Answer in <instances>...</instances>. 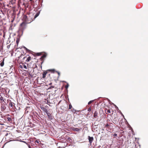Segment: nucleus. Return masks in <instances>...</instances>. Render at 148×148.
I'll return each mask as SVG.
<instances>
[{
  "instance_id": "8",
  "label": "nucleus",
  "mask_w": 148,
  "mask_h": 148,
  "mask_svg": "<svg viewBox=\"0 0 148 148\" xmlns=\"http://www.w3.org/2000/svg\"><path fill=\"white\" fill-rule=\"evenodd\" d=\"M47 115L48 118L50 120H52V117L51 116V114L49 113V112H47Z\"/></svg>"
},
{
  "instance_id": "14",
  "label": "nucleus",
  "mask_w": 148,
  "mask_h": 148,
  "mask_svg": "<svg viewBox=\"0 0 148 148\" xmlns=\"http://www.w3.org/2000/svg\"><path fill=\"white\" fill-rule=\"evenodd\" d=\"M13 104H14V103L12 102H10V103L9 104V105L11 107H13V106H14Z\"/></svg>"
},
{
  "instance_id": "34",
  "label": "nucleus",
  "mask_w": 148,
  "mask_h": 148,
  "mask_svg": "<svg viewBox=\"0 0 148 148\" xmlns=\"http://www.w3.org/2000/svg\"><path fill=\"white\" fill-rule=\"evenodd\" d=\"M57 72L58 73V75H59L60 74V73L59 72Z\"/></svg>"
},
{
  "instance_id": "36",
  "label": "nucleus",
  "mask_w": 148,
  "mask_h": 148,
  "mask_svg": "<svg viewBox=\"0 0 148 148\" xmlns=\"http://www.w3.org/2000/svg\"><path fill=\"white\" fill-rule=\"evenodd\" d=\"M28 147L29 148H31V146L29 145L28 146Z\"/></svg>"
},
{
  "instance_id": "18",
  "label": "nucleus",
  "mask_w": 148,
  "mask_h": 148,
  "mask_svg": "<svg viewBox=\"0 0 148 148\" xmlns=\"http://www.w3.org/2000/svg\"><path fill=\"white\" fill-rule=\"evenodd\" d=\"M46 55L45 54H44L41 57V58H44L46 57Z\"/></svg>"
},
{
  "instance_id": "1",
  "label": "nucleus",
  "mask_w": 148,
  "mask_h": 148,
  "mask_svg": "<svg viewBox=\"0 0 148 148\" xmlns=\"http://www.w3.org/2000/svg\"><path fill=\"white\" fill-rule=\"evenodd\" d=\"M23 19L26 23H30L34 19V15L33 13H30L27 15H24Z\"/></svg>"
},
{
  "instance_id": "7",
  "label": "nucleus",
  "mask_w": 148,
  "mask_h": 148,
  "mask_svg": "<svg viewBox=\"0 0 148 148\" xmlns=\"http://www.w3.org/2000/svg\"><path fill=\"white\" fill-rule=\"evenodd\" d=\"M27 56L23 58V59L24 60L25 58H27L26 60H25L27 62H29L30 61V60H31V57L30 56H29L27 58Z\"/></svg>"
},
{
  "instance_id": "11",
  "label": "nucleus",
  "mask_w": 148,
  "mask_h": 148,
  "mask_svg": "<svg viewBox=\"0 0 148 148\" xmlns=\"http://www.w3.org/2000/svg\"><path fill=\"white\" fill-rule=\"evenodd\" d=\"M98 113L96 111H95L93 115V117L95 118H96L97 117Z\"/></svg>"
},
{
  "instance_id": "10",
  "label": "nucleus",
  "mask_w": 148,
  "mask_h": 148,
  "mask_svg": "<svg viewBox=\"0 0 148 148\" xmlns=\"http://www.w3.org/2000/svg\"><path fill=\"white\" fill-rule=\"evenodd\" d=\"M47 71L50 72L52 73H54L55 72H56V71L54 69H49Z\"/></svg>"
},
{
  "instance_id": "31",
  "label": "nucleus",
  "mask_w": 148,
  "mask_h": 148,
  "mask_svg": "<svg viewBox=\"0 0 148 148\" xmlns=\"http://www.w3.org/2000/svg\"><path fill=\"white\" fill-rule=\"evenodd\" d=\"M117 134H114V135H113V136H117Z\"/></svg>"
},
{
  "instance_id": "9",
  "label": "nucleus",
  "mask_w": 148,
  "mask_h": 148,
  "mask_svg": "<svg viewBox=\"0 0 148 148\" xmlns=\"http://www.w3.org/2000/svg\"><path fill=\"white\" fill-rule=\"evenodd\" d=\"M5 99H3V98L1 96V95H0V101L1 102H4L5 103Z\"/></svg>"
},
{
  "instance_id": "4",
  "label": "nucleus",
  "mask_w": 148,
  "mask_h": 148,
  "mask_svg": "<svg viewBox=\"0 0 148 148\" xmlns=\"http://www.w3.org/2000/svg\"><path fill=\"white\" fill-rule=\"evenodd\" d=\"M105 112L106 114L108 115H111V114H113L112 112V113H111V112L110 109H108L106 108L105 110Z\"/></svg>"
},
{
  "instance_id": "30",
  "label": "nucleus",
  "mask_w": 148,
  "mask_h": 148,
  "mask_svg": "<svg viewBox=\"0 0 148 148\" xmlns=\"http://www.w3.org/2000/svg\"><path fill=\"white\" fill-rule=\"evenodd\" d=\"M54 87L53 86H51L50 87H49L48 89H51L52 88H53Z\"/></svg>"
},
{
  "instance_id": "19",
  "label": "nucleus",
  "mask_w": 148,
  "mask_h": 148,
  "mask_svg": "<svg viewBox=\"0 0 148 148\" xmlns=\"http://www.w3.org/2000/svg\"><path fill=\"white\" fill-rule=\"evenodd\" d=\"M4 62L3 61V62H1L0 63V65L1 66H3L4 65Z\"/></svg>"
},
{
  "instance_id": "13",
  "label": "nucleus",
  "mask_w": 148,
  "mask_h": 148,
  "mask_svg": "<svg viewBox=\"0 0 148 148\" xmlns=\"http://www.w3.org/2000/svg\"><path fill=\"white\" fill-rule=\"evenodd\" d=\"M41 109H42L45 112H46V113H47V112H47V110L46 108H41Z\"/></svg>"
},
{
  "instance_id": "20",
  "label": "nucleus",
  "mask_w": 148,
  "mask_h": 148,
  "mask_svg": "<svg viewBox=\"0 0 148 148\" xmlns=\"http://www.w3.org/2000/svg\"><path fill=\"white\" fill-rule=\"evenodd\" d=\"M39 15V14H38V13H36V14L35 15H34V19L36 17H37Z\"/></svg>"
},
{
  "instance_id": "41",
  "label": "nucleus",
  "mask_w": 148,
  "mask_h": 148,
  "mask_svg": "<svg viewBox=\"0 0 148 148\" xmlns=\"http://www.w3.org/2000/svg\"><path fill=\"white\" fill-rule=\"evenodd\" d=\"M61 108H63V107L62 106H61Z\"/></svg>"
},
{
  "instance_id": "27",
  "label": "nucleus",
  "mask_w": 148,
  "mask_h": 148,
  "mask_svg": "<svg viewBox=\"0 0 148 148\" xmlns=\"http://www.w3.org/2000/svg\"><path fill=\"white\" fill-rule=\"evenodd\" d=\"M109 126V125L108 124H107L105 126V127H107Z\"/></svg>"
},
{
  "instance_id": "3",
  "label": "nucleus",
  "mask_w": 148,
  "mask_h": 148,
  "mask_svg": "<svg viewBox=\"0 0 148 148\" xmlns=\"http://www.w3.org/2000/svg\"><path fill=\"white\" fill-rule=\"evenodd\" d=\"M119 121L118 119V118L117 117H115L114 118V119H113V121L112 122L114 124H118V123Z\"/></svg>"
},
{
  "instance_id": "39",
  "label": "nucleus",
  "mask_w": 148,
  "mask_h": 148,
  "mask_svg": "<svg viewBox=\"0 0 148 148\" xmlns=\"http://www.w3.org/2000/svg\"><path fill=\"white\" fill-rule=\"evenodd\" d=\"M52 83H51L50 84H49V85H51L52 84Z\"/></svg>"
},
{
  "instance_id": "6",
  "label": "nucleus",
  "mask_w": 148,
  "mask_h": 148,
  "mask_svg": "<svg viewBox=\"0 0 148 148\" xmlns=\"http://www.w3.org/2000/svg\"><path fill=\"white\" fill-rule=\"evenodd\" d=\"M88 138L89 143L90 144H91L93 140V138L92 137H91L90 136H88Z\"/></svg>"
},
{
  "instance_id": "40",
  "label": "nucleus",
  "mask_w": 148,
  "mask_h": 148,
  "mask_svg": "<svg viewBox=\"0 0 148 148\" xmlns=\"http://www.w3.org/2000/svg\"><path fill=\"white\" fill-rule=\"evenodd\" d=\"M28 108H26V110H25V111H26L27 110V109Z\"/></svg>"
},
{
  "instance_id": "15",
  "label": "nucleus",
  "mask_w": 148,
  "mask_h": 148,
  "mask_svg": "<svg viewBox=\"0 0 148 148\" xmlns=\"http://www.w3.org/2000/svg\"><path fill=\"white\" fill-rule=\"evenodd\" d=\"M6 118L7 121H12V119L10 118L7 117H6Z\"/></svg>"
},
{
  "instance_id": "25",
  "label": "nucleus",
  "mask_w": 148,
  "mask_h": 148,
  "mask_svg": "<svg viewBox=\"0 0 148 148\" xmlns=\"http://www.w3.org/2000/svg\"><path fill=\"white\" fill-rule=\"evenodd\" d=\"M93 102V100H92V101H89L88 103V105H89L90 104V103H92V102Z\"/></svg>"
},
{
  "instance_id": "2",
  "label": "nucleus",
  "mask_w": 148,
  "mask_h": 148,
  "mask_svg": "<svg viewBox=\"0 0 148 148\" xmlns=\"http://www.w3.org/2000/svg\"><path fill=\"white\" fill-rule=\"evenodd\" d=\"M27 67L30 68H33V72L35 75H36L39 73V71L37 69V66L34 63L30 62L27 64Z\"/></svg>"
},
{
  "instance_id": "28",
  "label": "nucleus",
  "mask_w": 148,
  "mask_h": 148,
  "mask_svg": "<svg viewBox=\"0 0 148 148\" xmlns=\"http://www.w3.org/2000/svg\"><path fill=\"white\" fill-rule=\"evenodd\" d=\"M69 84H67L65 86V88H66V89H67L68 87H69Z\"/></svg>"
},
{
  "instance_id": "38",
  "label": "nucleus",
  "mask_w": 148,
  "mask_h": 148,
  "mask_svg": "<svg viewBox=\"0 0 148 148\" xmlns=\"http://www.w3.org/2000/svg\"><path fill=\"white\" fill-rule=\"evenodd\" d=\"M61 102V101H60L59 102V103H58V104H59L60 103V102Z\"/></svg>"
},
{
  "instance_id": "12",
  "label": "nucleus",
  "mask_w": 148,
  "mask_h": 148,
  "mask_svg": "<svg viewBox=\"0 0 148 148\" xmlns=\"http://www.w3.org/2000/svg\"><path fill=\"white\" fill-rule=\"evenodd\" d=\"M47 73V72L46 71L44 72L42 74V78H45L46 77V75Z\"/></svg>"
},
{
  "instance_id": "22",
  "label": "nucleus",
  "mask_w": 148,
  "mask_h": 148,
  "mask_svg": "<svg viewBox=\"0 0 148 148\" xmlns=\"http://www.w3.org/2000/svg\"><path fill=\"white\" fill-rule=\"evenodd\" d=\"M41 54V53H36V55L38 56H39Z\"/></svg>"
},
{
  "instance_id": "26",
  "label": "nucleus",
  "mask_w": 148,
  "mask_h": 148,
  "mask_svg": "<svg viewBox=\"0 0 148 148\" xmlns=\"http://www.w3.org/2000/svg\"><path fill=\"white\" fill-rule=\"evenodd\" d=\"M72 107V106L71 105H69V109H71Z\"/></svg>"
},
{
  "instance_id": "35",
  "label": "nucleus",
  "mask_w": 148,
  "mask_h": 148,
  "mask_svg": "<svg viewBox=\"0 0 148 148\" xmlns=\"http://www.w3.org/2000/svg\"><path fill=\"white\" fill-rule=\"evenodd\" d=\"M9 47H10V46H9V45H8L7 46V48H9Z\"/></svg>"
},
{
  "instance_id": "5",
  "label": "nucleus",
  "mask_w": 148,
  "mask_h": 148,
  "mask_svg": "<svg viewBox=\"0 0 148 148\" xmlns=\"http://www.w3.org/2000/svg\"><path fill=\"white\" fill-rule=\"evenodd\" d=\"M82 129L81 128H76V127H73L72 128V130L76 132H79V131L81 130Z\"/></svg>"
},
{
  "instance_id": "29",
  "label": "nucleus",
  "mask_w": 148,
  "mask_h": 148,
  "mask_svg": "<svg viewBox=\"0 0 148 148\" xmlns=\"http://www.w3.org/2000/svg\"><path fill=\"white\" fill-rule=\"evenodd\" d=\"M23 67L24 68H25V69H27V66L26 65H23Z\"/></svg>"
},
{
  "instance_id": "33",
  "label": "nucleus",
  "mask_w": 148,
  "mask_h": 148,
  "mask_svg": "<svg viewBox=\"0 0 148 148\" xmlns=\"http://www.w3.org/2000/svg\"><path fill=\"white\" fill-rule=\"evenodd\" d=\"M8 133H7L6 134H5V136H7L8 135Z\"/></svg>"
},
{
  "instance_id": "32",
  "label": "nucleus",
  "mask_w": 148,
  "mask_h": 148,
  "mask_svg": "<svg viewBox=\"0 0 148 148\" xmlns=\"http://www.w3.org/2000/svg\"><path fill=\"white\" fill-rule=\"evenodd\" d=\"M35 142H36V143H39V142L38 140H36V141Z\"/></svg>"
},
{
  "instance_id": "17",
  "label": "nucleus",
  "mask_w": 148,
  "mask_h": 148,
  "mask_svg": "<svg viewBox=\"0 0 148 148\" xmlns=\"http://www.w3.org/2000/svg\"><path fill=\"white\" fill-rule=\"evenodd\" d=\"M92 108L91 107H90L88 109V111L89 112H90Z\"/></svg>"
},
{
  "instance_id": "21",
  "label": "nucleus",
  "mask_w": 148,
  "mask_h": 148,
  "mask_svg": "<svg viewBox=\"0 0 148 148\" xmlns=\"http://www.w3.org/2000/svg\"><path fill=\"white\" fill-rule=\"evenodd\" d=\"M5 109V108L3 106H1V109L2 111L4 110Z\"/></svg>"
},
{
  "instance_id": "24",
  "label": "nucleus",
  "mask_w": 148,
  "mask_h": 148,
  "mask_svg": "<svg viewBox=\"0 0 148 148\" xmlns=\"http://www.w3.org/2000/svg\"><path fill=\"white\" fill-rule=\"evenodd\" d=\"M63 104H64V105L65 106H66V107H67L68 106L67 104L65 102H64Z\"/></svg>"
},
{
  "instance_id": "37",
  "label": "nucleus",
  "mask_w": 148,
  "mask_h": 148,
  "mask_svg": "<svg viewBox=\"0 0 148 148\" xmlns=\"http://www.w3.org/2000/svg\"><path fill=\"white\" fill-rule=\"evenodd\" d=\"M16 42L18 44V40H16Z\"/></svg>"
},
{
  "instance_id": "16",
  "label": "nucleus",
  "mask_w": 148,
  "mask_h": 148,
  "mask_svg": "<svg viewBox=\"0 0 148 148\" xmlns=\"http://www.w3.org/2000/svg\"><path fill=\"white\" fill-rule=\"evenodd\" d=\"M25 22H23L21 24L20 26H22L23 25L25 26Z\"/></svg>"
},
{
  "instance_id": "23",
  "label": "nucleus",
  "mask_w": 148,
  "mask_h": 148,
  "mask_svg": "<svg viewBox=\"0 0 148 148\" xmlns=\"http://www.w3.org/2000/svg\"><path fill=\"white\" fill-rule=\"evenodd\" d=\"M29 75L31 77H33V75L30 73H29Z\"/></svg>"
}]
</instances>
